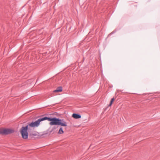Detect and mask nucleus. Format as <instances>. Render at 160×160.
I'll list each match as a JSON object with an SVG mask.
<instances>
[{
    "mask_svg": "<svg viewBox=\"0 0 160 160\" xmlns=\"http://www.w3.org/2000/svg\"><path fill=\"white\" fill-rule=\"evenodd\" d=\"M45 120L50 121L49 124L50 125H60L62 126L66 127L67 126V123L63 120H61L55 118H51L47 117H44Z\"/></svg>",
    "mask_w": 160,
    "mask_h": 160,
    "instance_id": "f257e3e1",
    "label": "nucleus"
},
{
    "mask_svg": "<svg viewBox=\"0 0 160 160\" xmlns=\"http://www.w3.org/2000/svg\"><path fill=\"white\" fill-rule=\"evenodd\" d=\"M31 130V128L28 125L25 127H22L20 130V132L22 138L23 139H27L28 138V130Z\"/></svg>",
    "mask_w": 160,
    "mask_h": 160,
    "instance_id": "f03ea898",
    "label": "nucleus"
},
{
    "mask_svg": "<svg viewBox=\"0 0 160 160\" xmlns=\"http://www.w3.org/2000/svg\"><path fill=\"white\" fill-rule=\"evenodd\" d=\"M44 117L42 118L38 119L37 120L34 122H32L31 123L28 124V126L29 127H38L40 124V122L42 121L45 120Z\"/></svg>",
    "mask_w": 160,
    "mask_h": 160,
    "instance_id": "7ed1b4c3",
    "label": "nucleus"
},
{
    "mask_svg": "<svg viewBox=\"0 0 160 160\" xmlns=\"http://www.w3.org/2000/svg\"><path fill=\"white\" fill-rule=\"evenodd\" d=\"M14 131L11 128H3L0 129V134L7 135L13 133Z\"/></svg>",
    "mask_w": 160,
    "mask_h": 160,
    "instance_id": "20e7f679",
    "label": "nucleus"
},
{
    "mask_svg": "<svg viewBox=\"0 0 160 160\" xmlns=\"http://www.w3.org/2000/svg\"><path fill=\"white\" fill-rule=\"evenodd\" d=\"M72 117L75 119L80 118H81V116L79 114L74 113L72 115Z\"/></svg>",
    "mask_w": 160,
    "mask_h": 160,
    "instance_id": "39448f33",
    "label": "nucleus"
},
{
    "mask_svg": "<svg viewBox=\"0 0 160 160\" xmlns=\"http://www.w3.org/2000/svg\"><path fill=\"white\" fill-rule=\"evenodd\" d=\"M62 91V88L61 87H58L57 89L53 91L54 92H61Z\"/></svg>",
    "mask_w": 160,
    "mask_h": 160,
    "instance_id": "423d86ee",
    "label": "nucleus"
},
{
    "mask_svg": "<svg viewBox=\"0 0 160 160\" xmlns=\"http://www.w3.org/2000/svg\"><path fill=\"white\" fill-rule=\"evenodd\" d=\"M64 133V131L63 130L62 128H61L58 132V133L59 134H62Z\"/></svg>",
    "mask_w": 160,
    "mask_h": 160,
    "instance_id": "0eeeda50",
    "label": "nucleus"
},
{
    "mask_svg": "<svg viewBox=\"0 0 160 160\" xmlns=\"http://www.w3.org/2000/svg\"><path fill=\"white\" fill-rule=\"evenodd\" d=\"M114 100V99L113 98H112L111 99L110 104H109V106H111V105H112V104Z\"/></svg>",
    "mask_w": 160,
    "mask_h": 160,
    "instance_id": "6e6552de",
    "label": "nucleus"
}]
</instances>
